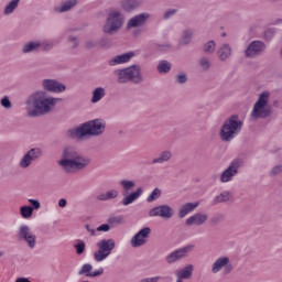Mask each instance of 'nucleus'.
I'll return each mask as SVG.
<instances>
[{
    "mask_svg": "<svg viewBox=\"0 0 282 282\" xmlns=\"http://www.w3.org/2000/svg\"><path fill=\"white\" fill-rule=\"evenodd\" d=\"M108 224L112 227L116 228V226H124L127 224V220L122 215H112L108 218Z\"/></svg>",
    "mask_w": 282,
    "mask_h": 282,
    "instance_id": "f704fd0d",
    "label": "nucleus"
},
{
    "mask_svg": "<svg viewBox=\"0 0 282 282\" xmlns=\"http://www.w3.org/2000/svg\"><path fill=\"white\" fill-rule=\"evenodd\" d=\"M86 230L87 232H89V235H91V237H94V235H96V230H94V228H91V226L86 225Z\"/></svg>",
    "mask_w": 282,
    "mask_h": 282,
    "instance_id": "6e6d98bb",
    "label": "nucleus"
},
{
    "mask_svg": "<svg viewBox=\"0 0 282 282\" xmlns=\"http://www.w3.org/2000/svg\"><path fill=\"white\" fill-rule=\"evenodd\" d=\"M174 83L176 85H186L188 83V75L186 73L176 74Z\"/></svg>",
    "mask_w": 282,
    "mask_h": 282,
    "instance_id": "ea45409f",
    "label": "nucleus"
},
{
    "mask_svg": "<svg viewBox=\"0 0 282 282\" xmlns=\"http://www.w3.org/2000/svg\"><path fill=\"white\" fill-rule=\"evenodd\" d=\"M78 6V0H65L59 6L54 7L55 14H65V12H72L74 8Z\"/></svg>",
    "mask_w": 282,
    "mask_h": 282,
    "instance_id": "5701e85b",
    "label": "nucleus"
},
{
    "mask_svg": "<svg viewBox=\"0 0 282 282\" xmlns=\"http://www.w3.org/2000/svg\"><path fill=\"white\" fill-rule=\"evenodd\" d=\"M149 19H151V13L149 12H141L133 15L126 23L127 32H131L132 36L138 39V36L142 34V28L145 26V24L149 22Z\"/></svg>",
    "mask_w": 282,
    "mask_h": 282,
    "instance_id": "1a4fd4ad",
    "label": "nucleus"
},
{
    "mask_svg": "<svg viewBox=\"0 0 282 282\" xmlns=\"http://www.w3.org/2000/svg\"><path fill=\"white\" fill-rule=\"evenodd\" d=\"M97 47L107 50V48L111 47V44L109 43V40L101 37V39L97 40Z\"/></svg>",
    "mask_w": 282,
    "mask_h": 282,
    "instance_id": "49530a36",
    "label": "nucleus"
},
{
    "mask_svg": "<svg viewBox=\"0 0 282 282\" xmlns=\"http://www.w3.org/2000/svg\"><path fill=\"white\" fill-rule=\"evenodd\" d=\"M94 270V265H91L90 263H85L82 265L80 270L78 271L79 276H88L90 279H96V276H102V274H105V269L104 268H99L95 271Z\"/></svg>",
    "mask_w": 282,
    "mask_h": 282,
    "instance_id": "6ab92c4d",
    "label": "nucleus"
},
{
    "mask_svg": "<svg viewBox=\"0 0 282 282\" xmlns=\"http://www.w3.org/2000/svg\"><path fill=\"white\" fill-rule=\"evenodd\" d=\"M29 204H31V208H33V210H39L41 208V202H39V199H29Z\"/></svg>",
    "mask_w": 282,
    "mask_h": 282,
    "instance_id": "09e8293b",
    "label": "nucleus"
},
{
    "mask_svg": "<svg viewBox=\"0 0 282 282\" xmlns=\"http://www.w3.org/2000/svg\"><path fill=\"white\" fill-rule=\"evenodd\" d=\"M184 278H177L176 282H184Z\"/></svg>",
    "mask_w": 282,
    "mask_h": 282,
    "instance_id": "4d7b16f0",
    "label": "nucleus"
},
{
    "mask_svg": "<svg viewBox=\"0 0 282 282\" xmlns=\"http://www.w3.org/2000/svg\"><path fill=\"white\" fill-rule=\"evenodd\" d=\"M133 56H135L134 52L116 55L108 62V65H110V67H116V65H124V63H129Z\"/></svg>",
    "mask_w": 282,
    "mask_h": 282,
    "instance_id": "b1692460",
    "label": "nucleus"
},
{
    "mask_svg": "<svg viewBox=\"0 0 282 282\" xmlns=\"http://www.w3.org/2000/svg\"><path fill=\"white\" fill-rule=\"evenodd\" d=\"M58 206H59V208H65L67 206V199L61 198L58 200Z\"/></svg>",
    "mask_w": 282,
    "mask_h": 282,
    "instance_id": "5fc2aeb1",
    "label": "nucleus"
},
{
    "mask_svg": "<svg viewBox=\"0 0 282 282\" xmlns=\"http://www.w3.org/2000/svg\"><path fill=\"white\" fill-rule=\"evenodd\" d=\"M178 10L177 9H167L163 13V19L164 21H169V19H173L175 14H177Z\"/></svg>",
    "mask_w": 282,
    "mask_h": 282,
    "instance_id": "a18cd8bd",
    "label": "nucleus"
},
{
    "mask_svg": "<svg viewBox=\"0 0 282 282\" xmlns=\"http://www.w3.org/2000/svg\"><path fill=\"white\" fill-rule=\"evenodd\" d=\"M85 47H87V50H94V47H98V41L88 40L85 42Z\"/></svg>",
    "mask_w": 282,
    "mask_h": 282,
    "instance_id": "8fccbe9b",
    "label": "nucleus"
},
{
    "mask_svg": "<svg viewBox=\"0 0 282 282\" xmlns=\"http://www.w3.org/2000/svg\"><path fill=\"white\" fill-rule=\"evenodd\" d=\"M18 237L21 241H24L31 250L36 248V235L32 231V228L28 225H21L19 227Z\"/></svg>",
    "mask_w": 282,
    "mask_h": 282,
    "instance_id": "ddd939ff",
    "label": "nucleus"
},
{
    "mask_svg": "<svg viewBox=\"0 0 282 282\" xmlns=\"http://www.w3.org/2000/svg\"><path fill=\"white\" fill-rule=\"evenodd\" d=\"M116 248V240L112 238L110 239H101L97 242V250L94 252V260L97 263H101V261H105L111 252H113V249Z\"/></svg>",
    "mask_w": 282,
    "mask_h": 282,
    "instance_id": "9d476101",
    "label": "nucleus"
},
{
    "mask_svg": "<svg viewBox=\"0 0 282 282\" xmlns=\"http://www.w3.org/2000/svg\"><path fill=\"white\" fill-rule=\"evenodd\" d=\"M198 65L203 72H208V69H210L212 67L210 57L208 56L200 57L198 61Z\"/></svg>",
    "mask_w": 282,
    "mask_h": 282,
    "instance_id": "4c0bfd02",
    "label": "nucleus"
},
{
    "mask_svg": "<svg viewBox=\"0 0 282 282\" xmlns=\"http://www.w3.org/2000/svg\"><path fill=\"white\" fill-rule=\"evenodd\" d=\"M41 50V41L39 40H31L25 42L21 47V54H36Z\"/></svg>",
    "mask_w": 282,
    "mask_h": 282,
    "instance_id": "393cba45",
    "label": "nucleus"
},
{
    "mask_svg": "<svg viewBox=\"0 0 282 282\" xmlns=\"http://www.w3.org/2000/svg\"><path fill=\"white\" fill-rule=\"evenodd\" d=\"M191 41H193V30L192 29L183 30L178 41L180 45L182 46L191 45Z\"/></svg>",
    "mask_w": 282,
    "mask_h": 282,
    "instance_id": "7c9ffc66",
    "label": "nucleus"
},
{
    "mask_svg": "<svg viewBox=\"0 0 282 282\" xmlns=\"http://www.w3.org/2000/svg\"><path fill=\"white\" fill-rule=\"evenodd\" d=\"M265 42L254 40L250 42L245 50V58H259L265 52Z\"/></svg>",
    "mask_w": 282,
    "mask_h": 282,
    "instance_id": "4468645a",
    "label": "nucleus"
},
{
    "mask_svg": "<svg viewBox=\"0 0 282 282\" xmlns=\"http://www.w3.org/2000/svg\"><path fill=\"white\" fill-rule=\"evenodd\" d=\"M208 221V214L204 213H196L192 216H189L185 220V226L193 227V226H204Z\"/></svg>",
    "mask_w": 282,
    "mask_h": 282,
    "instance_id": "aec40b11",
    "label": "nucleus"
},
{
    "mask_svg": "<svg viewBox=\"0 0 282 282\" xmlns=\"http://www.w3.org/2000/svg\"><path fill=\"white\" fill-rule=\"evenodd\" d=\"M0 257H3V253H2V251H0Z\"/></svg>",
    "mask_w": 282,
    "mask_h": 282,
    "instance_id": "13d9d810",
    "label": "nucleus"
},
{
    "mask_svg": "<svg viewBox=\"0 0 282 282\" xmlns=\"http://www.w3.org/2000/svg\"><path fill=\"white\" fill-rule=\"evenodd\" d=\"M57 164L64 173L72 174L85 171L91 164V159L80 154L74 147H66L62 150Z\"/></svg>",
    "mask_w": 282,
    "mask_h": 282,
    "instance_id": "f03ea898",
    "label": "nucleus"
},
{
    "mask_svg": "<svg viewBox=\"0 0 282 282\" xmlns=\"http://www.w3.org/2000/svg\"><path fill=\"white\" fill-rule=\"evenodd\" d=\"M109 230H111V226L108 224H104L97 228L98 232H109Z\"/></svg>",
    "mask_w": 282,
    "mask_h": 282,
    "instance_id": "3c124183",
    "label": "nucleus"
},
{
    "mask_svg": "<svg viewBox=\"0 0 282 282\" xmlns=\"http://www.w3.org/2000/svg\"><path fill=\"white\" fill-rule=\"evenodd\" d=\"M193 270H194L193 264H187L183 269L176 271L175 276L177 279H184V280L191 279V276H193Z\"/></svg>",
    "mask_w": 282,
    "mask_h": 282,
    "instance_id": "c756f323",
    "label": "nucleus"
},
{
    "mask_svg": "<svg viewBox=\"0 0 282 282\" xmlns=\"http://www.w3.org/2000/svg\"><path fill=\"white\" fill-rule=\"evenodd\" d=\"M41 47L43 52H52V50H54V42L52 41L41 42Z\"/></svg>",
    "mask_w": 282,
    "mask_h": 282,
    "instance_id": "de8ad7c7",
    "label": "nucleus"
},
{
    "mask_svg": "<svg viewBox=\"0 0 282 282\" xmlns=\"http://www.w3.org/2000/svg\"><path fill=\"white\" fill-rule=\"evenodd\" d=\"M74 248L76 250V254H85V250L87 248V245H85V241L83 240H77V243L74 245Z\"/></svg>",
    "mask_w": 282,
    "mask_h": 282,
    "instance_id": "79ce46f5",
    "label": "nucleus"
},
{
    "mask_svg": "<svg viewBox=\"0 0 282 282\" xmlns=\"http://www.w3.org/2000/svg\"><path fill=\"white\" fill-rule=\"evenodd\" d=\"M160 197H162V189L156 187L148 196L147 202L151 204V202H155L156 199H160Z\"/></svg>",
    "mask_w": 282,
    "mask_h": 282,
    "instance_id": "58836bf2",
    "label": "nucleus"
},
{
    "mask_svg": "<svg viewBox=\"0 0 282 282\" xmlns=\"http://www.w3.org/2000/svg\"><path fill=\"white\" fill-rule=\"evenodd\" d=\"M171 160H173V152L165 150L152 160V164H166V162H171Z\"/></svg>",
    "mask_w": 282,
    "mask_h": 282,
    "instance_id": "c85d7f7f",
    "label": "nucleus"
},
{
    "mask_svg": "<svg viewBox=\"0 0 282 282\" xmlns=\"http://www.w3.org/2000/svg\"><path fill=\"white\" fill-rule=\"evenodd\" d=\"M212 274H219L224 270L225 274H230L232 272V262L230 257L220 256L212 263Z\"/></svg>",
    "mask_w": 282,
    "mask_h": 282,
    "instance_id": "f8f14e48",
    "label": "nucleus"
},
{
    "mask_svg": "<svg viewBox=\"0 0 282 282\" xmlns=\"http://www.w3.org/2000/svg\"><path fill=\"white\" fill-rule=\"evenodd\" d=\"M126 22L127 17L122 10L110 8L107 10L105 22L101 25V32L106 34V36H116V34L124 28Z\"/></svg>",
    "mask_w": 282,
    "mask_h": 282,
    "instance_id": "20e7f679",
    "label": "nucleus"
},
{
    "mask_svg": "<svg viewBox=\"0 0 282 282\" xmlns=\"http://www.w3.org/2000/svg\"><path fill=\"white\" fill-rule=\"evenodd\" d=\"M150 217H160L161 219H173L175 217V209L170 205L163 204L156 207H153L149 212Z\"/></svg>",
    "mask_w": 282,
    "mask_h": 282,
    "instance_id": "dca6fc26",
    "label": "nucleus"
},
{
    "mask_svg": "<svg viewBox=\"0 0 282 282\" xmlns=\"http://www.w3.org/2000/svg\"><path fill=\"white\" fill-rule=\"evenodd\" d=\"M20 215L21 217H23V219H30V217H32V215H34V208H32V206H21L20 207Z\"/></svg>",
    "mask_w": 282,
    "mask_h": 282,
    "instance_id": "e433bc0d",
    "label": "nucleus"
},
{
    "mask_svg": "<svg viewBox=\"0 0 282 282\" xmlns=\"http://www.w3.org/2000/svg\"><path fill=\"white\" fill-rule=\"evenodd\" d=\"M218 221H224V215L218 214L212 219V224H217Z\"/></svg>",
    "mask_w": 282,
    "mask_h": 282,
    "instance_id": "864d4df0",
    "label": "nucleus"
},
{
    "mask_svg": "<svg viewBox=\"0 0 282 282\" xmlns=\"http://www.w3.org/2000/svg\"><path fill=\"white\" fill-rule=\"evenodd\" d=\"M282 173V164H276L269 171L270 177H276L278 175H281Z\"/></svg>",
    "mask_w": 282,
    "mask_h": 282,
    "instance_id": "37998d69",
    "label": "nucleus"
},
{
    "mask_svg": "<svg viewBox=\"0 0 282 282\" xmlns=\"http://www.w3.org/2000/svg\"><path fill=\"white\" fill-rule=\"evenodd\" d=\"M119 195H120V192H118V189L111 188V189H108L105 193L98 194L97 195V200L98 202H109L111 199H118Z\"/></svg>",
    "mask_w": 282,
    "mask_h": 282,
    "instance_id": "cd10ccee",
    "label": "nucleus"
},
{
    "mask_svg": "<svg viewBox=\"0 0 282 282\" xmlns=\"http://www.w3.org/2000/svg\"><path fill=\"white\" fill-rule=\"evenodd\" d=\"M19 3H21V0H11L9 1L3 9L4 17H10V14L14 13V10L19 8Z\"/></svg>",
    "mask_w": 282,
    "mask_h": 282,
    "instance_id": "473e14b6",
    "label": "nucleus"
},
{
    "mask_svg": "<svg viewBox=\"0 0 282 282\" xmlns=\"http://www.w3.org/2000/svg\"><path fill=\"white\" fill-rule=\"evenodd\" d=\"M42 89L34 90L24 100V113L26 118H41L50 116L56 111L63 98L54 97L50 94H64L67 91V86L58 79L44 78L41 80Z\"/></svg>",
    "mask_w": 282,
    "mask_h": 282,
    "instance_id": "f257e3e1",
    "label": "nucleus"
},
{
    "mask_svg": "<svg viewBox=\"0 0 282 282\" xmlns=\"http://www.w3.org/2000/svg\"><path fill=\"white\" fill-rule=\"evenodd\" d=\"M243 129V120L238 115H231L224 120L219 128L218 135L221 142H232L235 138L241 133Z\"/></svg>",
    "mask_w": 282,
    "mask_h": 282,
    "instance_id": "39448f33",
    "label": "nucleus"
},
{
    "mask_svg": "<svg viewBox=\"0 0 282 282\" xmlns=\"http://www.w3.org/2000/svg\"><path fill=\"white\" fill-rule=\"evenodd\" d=\"M270 116H272L270 91L264 90L258 96V99L253 105L250 112V120L251 122H256V120H265V118H270Z\"/></svg>",
    "mask_w": 282,
    "mask_h": 282,
    "instance_id": "423d86ee",
    "label": "nucleus"
},
{
    "mask_svg": "<svg viewBox=\"0 0 282 282\" xmlns=\"http://www.w3.org/2000/svg\"><path fill=\"white\" fill-rule=\"evenodd\" d=\"M119 186L121 188V195L123 197L121 200L122 206H131V204H133V202H137V199H140V197H142V194L144 193L142 187H138L134 191L135 181L133 180L123 178L119 182Z\"/></svg>",
    "mask_w": 282,
    "mask_h": 282,
    "instance_id": "6e6552de",
    "label": "nucleus"
},
{
    "mask_svg": "<svg viewBox=\"0 0 282 282\" xmlns=\"http://www.w3.org/2000/svg\"><path fill=\"white\" fill-rule=\"evenodd\" d=\"M194 246L189 245L186 247H183L181 249H176L170 254L166 256L165 261L166 263H177V261H182V259H186L188 257V252L193 251Z\"/></svg>",
    "mask_w": 282,
    "mask_h": 282,
    "instance_id": "a211bd4d",
    "label": "nucleus"
},
{
    "mask_svg": "<svg viewBox=\"0 0 282 282\" xmlns=\"http://www.w3.org/2000/svg\"><path fill=\"white\" fill-rule=\"evenodd\" d=\"M105 96H107V90L105 89V87L99 86L94 88L90 98L91 105H97V102H100V100H102Z\"/></svg>",
    "mask_w": 282,
    "mask_h": 282,
    "instance_id": "bb28decb",
    "label": "nucleus"
},
{
    "mask_svg": "<svg viewBox=\"0 0 282 282\" xmlns=\"http://www.w3.org/2000/svg\"><path fill=\"white\" fill-rule=\"evenodd\" d=\"M214 204H226L227 202H234L232 194L228 191L221 192L214 197Z\"/></svg>",
    "mask_w": 282,
    "mask_h": 282,
    "instance_id": "2f4dec72",
    "label": "nucleus"
},
{
    "mask_svg": "<svg viewBox=\"0 0 282 282\" xmlns=\"http://www.w3.org/2000/svg\"><path fill=\"white\" fill-rule=\"evenodd\" d=\"M216 51H217V42H215L214 40H209L203 44L204 54H208L209 56H213V54H215Z\"/></svg>",
    "mask_w": 282,
    "mask_h": 282,
    "instance_id": "72a5a7b5",
    "label": "nucleus"
},
{
    "mask_svg": "<svg viewBox=\"0 0 282 282\" xmlns=\"http://www.w3.org/2000/svg\"><path fill=\"white\" fill-rule=\"evenodd\" d=\"M41 158H43V150H41V148H32L22 156L19 166L20 169H30L32 162H36V160H41Z\"/></svg>",
    "mask_w": 282,
    "mask_h": 282,
    "instance_id": "2eb2a0df",
    "label": "nucleus"
},
{
    "mask_svg": "<svg viewBox=\"0 0 282 282\" xmlns=\"http://www.w3.org/2000/svg\"><path fill=\"white\" fill-rule=\"evenodd\" d=\"M241 166H243V161H241V159L231 161L219 175L220 184H230V182L239 175V169H241Z\"/></svg>",
    "mask_w": 282,
    "mask_h": 282,
    "instance_id": "9b49d317",
    "label": "nucleus"
},
{
    "mask_svg": "<svg viewBox=\"0 0 282 282\" xmlns=\"http://www.w3.org/2000/svg\"><path fill=\"white\" fill-rule=\"evenodd\" d=\"M198 207H199V202L185 203L181 205L177 212L178 219H184L186 215H191V213H193Z\"/></svg>",
    "mask_w": 282,
    "mask_h": 282,
    "instance_id": "a878e982",
    "label": "nucleus"
},
{
    "mask_svg": "<svg viewBox=\"0 0 282 282\" xmlns=\"http://www.w3.org/2000/svg\"><path fill=\"white\" fill-rule=\"evenodd\" d=\"M171 62L169 61H161L156 67L159 74H169L171 72Z\"/></svg>",
    "mask_w": 282,
    "mask_h": 282,
    "instance_id": "c9c22d12",
    "label": "nucleus"
},
{
    "mask_svg": "<svg viewBox=\"0 0 282 282\" xmlns=\"http://www.w3.org/2000/svg\"><path fill=\"white\" fill-rule=\"evenodd\" d=\"M149 237H151V228L144 227L131 238L130 246H132V248H142V246H147Z\"/></svg>",
    "mask_w": 282,
    "mask_h": 282,
    "instance_id": "f3484780",
    "label": "nucleus"
},
{
    "mask_svg": "<svg viewBox=\"0 0 282 282\" xmlns=\"http://www.w3.org/2000/svg\"><path fill=\"white\" fill-rule=\"evenodd\" d=\"M107 129V122L102 119H95L82 123L77 128H72L66 131L67 138L72 140H85L89 138H98L105 133Z\"/></svg>",
    "mask_w": 282,
    "mask_h": 282,
    "instance_id": "7ed1b4c3",
    "label": "nucleus"
},
{
    "mask_svg": "<svg viewBox=\"0 0 282 282\" xmlns=\"http://www.w3.org/2000/svg\"><path fill=\"white\" fill-rule=\"evenodd\" d=\"M0 106L2 109H6L7 111H10L12 109V101L10 100L9 96H3L0 99Z\"/></svg>",
    "mask_w": 282,
    "mask_h": 282,
    "instance_id": "a19ab883",
    "label": "nucleus"
},
{
    "mask_svg": "<svg viewBox=\"0 0 282 282\" xmlns=\"http://www.w3.org/2000/svg\"><path fill=\"white\" fill-rule=\"evenodd\" d=\"M217 58L221 63H226V61L230 59L232 56V45L228 43H223L216 51Z\"/></svg>",
    "mask_w": 282,
    "mask_h": 282,
    "instance_id": "412c9836",
    "label": "nucleus"
},
{
    "mask_svg": "<svg viewBox=\"0 0 282 282\" xmlns=\"http://www.w3.org/2000/svg\"><path fill=\"white\" fill-rule=\"evenodd\" d=\"M158 48L160 52H169V50H171V44L166 43V44H159Z\"/></svg>",
    "mask_w": 282,
    "mask_h": 282,
    "instance_id": "603ef678",
    "label": "nucleus"
},
{
    "mask_svg": "<svg viewBox=\"0 0 282 282\" xmlns=\"http://www.w3.org/2000/svg\"><path fill=\"white\" fill-rule=\"evenodd\" d=\"M142 6V1L140 0H120L119 7L121 12H127L128 14L138 10Z\"/></svg>",
    "mask_w": 282,
    "mask_h": 282,
    "instance_id": "4be33fe9",
    "label": "nucleus"
},
{
    "mask_svg": "<svg viewBox=\"0 0 282 282\" xmlns=\"http://www.w3.org/2000/svg\"><path fill=\"white\" fill-rule=\"evenodd\" d=\"M67 43H69L72 50H76V47L80 45V41H78V37L76 35H69L67 37Z\"/></svg>",
    "mask_w": 282,
    "mask_h": 282,
    "instance_id": "c03bdc74",
    "label": "nucleus"
},
{
    "mask_svg": "<svg viewBox=\"0 0 282 282\" xmlns=\"http://www.w3.org/2000/svg\"><path fill=\"white\" fill-rule=\"evenodd\" d=\"M119 85H127V83H133L140 85L144 83L142 76V67L140 65H132L126 68H119L113 72Z\"/></svg>",
    "mask_w": 282,
    "mask_h": 282,
    "instance_id": "0eeeda50",
    "label": "nucleus"
}]
</instances>
